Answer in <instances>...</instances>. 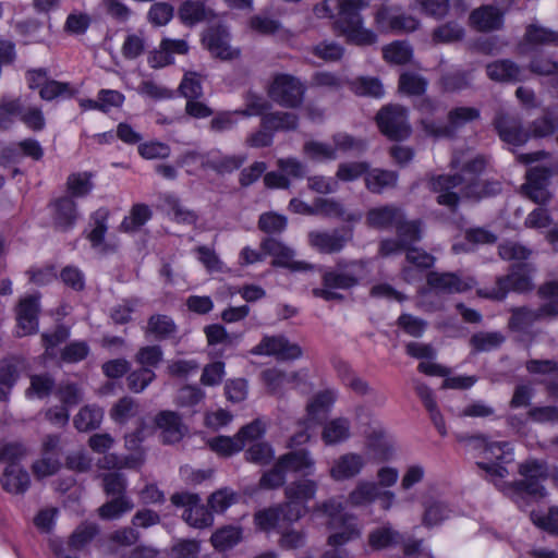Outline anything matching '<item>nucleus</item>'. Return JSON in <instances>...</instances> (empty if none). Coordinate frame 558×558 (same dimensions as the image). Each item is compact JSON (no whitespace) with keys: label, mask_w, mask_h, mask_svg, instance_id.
Segmentation results:
<instances>
[{"label":"nucleus","mask_w":558,"mask_h":558,"mask_svg":"<svg viewBox=\"0 0 558 558\" xmlns=\"http://www.w3.org/2000/svg\"><path fill=\"white\" fill-rule=\"evenodd\" d=\"M451 509L441 500H428L424 502L422 523L426 527L439 525L451 515Z\"/></svg>","instance_id":"obj_41"},{"label":"nucleus","mask_w":558,"mask_h":558,"mask_svg":"<svg viewBox=\"0 0 558 558\" xmlns=\"http://www.w3.org/2000/svg\"><path fill=\"white\" fill-rule=\"evenodd\" d=\"M203 41L210 53L221 60H233L240 56V50L229 45V33L222 26L209 28Z\"/></svg>","instance_id":"obj_21"},{"label":"nucleus","mask_w":558,"mask_h":558,"mask_svg":"<svg viewBox=\"0 0 558 558\" xmlns=\"http://www.w3.org/2000/svg\"><path fill=\"white\" fill-rule=\"evenodd\" d=\"M350 421L345 417H337L327 422L322 433V439L328 446L337 445L350 438Z\"/></svg>","instance_id":"obj_38"},{"label":"nucleus","mask_w":558,"mask_h":558,"mask_svg":"<svg viewBox=\"0 0 558 558\" xmlns=\"http://www.w3.org/2000/svg\"><path fill=\"white\" fill-rule=\"evenodd\" d=\"M171 502L177 507H183L182 519L196 529H204L213 524V514L201 504L197 494L187 492L175 493L170 498Z\"/></svg>","instance_id":"obj_11"},{"label":"nucleus","mask_w":558,"mask_h":558,"mask_svg":"<svg viewBox=\"0 0 558 558\" xmlns=\"http://www.w3.org/2000/svg\"><path fill=\"white\" fill-rule=\"evenodd\" d=\"M369 7L368 0H341L337 19L332 23L336 33L349 44L372 46L377 43V34L364 26L361 12Z\"/></svg>","instance_id":"obj_3"},{"label":"nucleus","mask_w":558,"mask_h":558,"mask_svg":"<svg viewBox=\"0 0 558 558\" xmlns=\"http://www.w3.org/2000/svg\"><path fill=\"white\" fill-rule=\"evenodd\" d=\"M133 509V502L125 496L116 497L98 508V515L102 520H117Z\"/></svg>","instance_id":"obj_51"},{"label":"nucleus","mask_w":558,"mask_h":558,"mask_svg":"<svg viewBox=\"0 0 558 558\" xmlns=\"http://www.w3.org/2000/svg\"><path fill=\"white\" fill-rule=\"evenodd\" d=\"M374 23L380 33L413 32L418 26V21L401 12L396 5L381 4L375 15Z\"/></svg>","instance_id":"obj_12"},{"label":"nucleus","mask_w":558,"mask_h":558,"mask_svg":"<svg viewBox=\"0 0 558 558\" xmlns=\"http://www.w3.org/2000/svg\"><path fill=\"white\" fill-rule=\"evenodd\" d=\"M456 438L460 444L464 446L465 450L476 453L482 458L487 456L488 451L509 447L508 441H490L488 437L483 434H459Z\"/></svg>","instance_id":"obj_28"},{"label":"nucleus","mask_w":558,"mask_h":558,"mask_svg":"<svg viewBox=\"0 0 558 558\" xmlns=\"http://www.w3.org/2000/svg\"><path fill=\"white\" fill-rule=\"evenodd\" d=\"M104 410L96 404H87L80 409L73 418V425L78 432L97 429L102 422Z\"/></svg>","instance_id":"obj_37"},{"label":"nucleus","mask_w":558,"mask_h":558,"mask_svg":"<svg viewBox=\"0 0 558 558\" xmlns=\"http://www.w3.org/2000/svg\"><path fill=\"white\" fill-rule=\"evenodd\" d=\"M314 205H316L317 214H322L326 217L338 218L347 222L359 221L361 219V215L348 214L344 207L335 199L317 198Z\"/></svg>","instance_id":"obj_48"},{"label":"nucleus","mask_w":558,"mask_h":558,"mask_svg":"<svg viewBox=\"0 0 558 558\" xmlns=\"http://www.w3.org/2000/svg\"><path fill=\"white\" fill-rule=\"evenodd\" d=\"M242 538V530L238 526H225L216 531L210 542L213 546L220 550H227L235 546Z\"/></svg>","instance_id":"obj_50"},{"label":"nucleus","mask_w":558,"mask_h":558,"mask_svg":"<svg viewBox=\"0 0 558 558\" xmlns=\"http://www.w3.org/2000/svg\"><path fill=\"white\" fill-rule=\"evenodd\" d=\"M429 189L438 193L437 203L456 211L460 198L480 202L501 192V183L495 180H480L466 178L463 174H440L432 177L428 181Z\"/></svg>","instance_id":"obj_1"},{"label":"nucleus","mask_w":558,"mask_h":558,"mask_svg":"<svg viewBox=\"0 0 558 558\" xmlns=\"http://www.w3.org/2000/svg\"><path fill=\"white\" fill-rule=\"evenodd\" d=\"M21 362L15 357L3 360L0 364V401H7L11 389L20 377Z\"/></svg>","instance_id":"obj_35"},{"label":"nucleus","mask_w":558,"mask_h":558,"mask_svg":"<svg viewBox=\"0 0 558 558\" xmlns=\"http://www.w3.org/2000/svg\"><path fill=\"white\" fill-rule=\"evenodd\" d=\"M287 217L274 211L264 213L258 219V229L268 234H279L287 228Z\"/></svg>","instance_id":"obj_63"},{"label":"nucleus","mask_w":558,"mask_h":558,"mask_svg":"<svg viewBox=\"0 0 558 558\" xmlns=\"http://www.w3.org/2000/svg\"><path fill=\"white\" fill-rule=\"evenodd\" d=\"M108 218L109 210L107 208H99L92 216L93 229L88 233V240L93 247H100L101 252H106L107 248V245L104 243V239L108 229Z\"/></svg>","instance_id":"obj_45"},{"label":"nucleus","mask_w":558,"mask_h":558,"mask_svg":"<svg viewBox=\"0 0 558 558\" xmlns=\"http://www.w3.org/2000/svg\"><path fill=\"white\" fill-rule=\"evenodd\" d=\"M480 110L474 107H457L448 112V121L437 122L432 118H424L420 121L421 126L426 135L439 137H453L457 132L466 123L477 120Z\"/></svg>","instance_id":"obj_6"},{"label":"nucleus","mask_w":558,"mask_h":558,"mask_svg":"<svg viewBox=\"0 0 558 558\" xmlns=\"http://www.w3.org/2000/svg\"><path fill=\"white\" fill-rule=\"evenodd\" d=\"M54 388V379L49 374H39L31 376V385L26 390L27 397H37L44 399L48 397Z\"/></svg>","instance_id":"obj_61"},{"label":"nucleus","mask_w":558,"mask_h":558,"mask_svg":"<svg viewBox=\"0 0 558 558\" xmlns=\"http://www.w3.org/2000/svg\"><path fill=\"white\" fill-rule=\"evenodd\" d=\"M365 465L366 460L364 456L356 452H347L332 461L329 476L335 482L349 481L356 477Z\"/></svg>","instance_id":"obj_18"},{"label":"nucleus","mask_w":558,"mask_h":558,"mask_svg":"<svg viewBox=\"0 0 558 558\" xmlns=\"http://www.w3.org/2000/svg\"><path fill=\"white\" fill-rule=\"evenodd\" d=\"M214 16V12L205 7L201 1H184L179 9V17L184 24L194 25L196 23L208 21Z\"/></svg>","instance_id":"obj_39"},{"label":"nucleus","mask_w":558,"mask_h":558,"mask_svg":"<svg viewBox=\"0 0 558 558\" xmlns=\"http://www.w3.org/2000/svg\"><path fill=\"white\" fill-rule=\"evenodd\" d=\"M52 220L56 227L68 230L77 219L76 203L71 196H62L51 203Z\"/></svg>","instance_id":"obj_27"},{"label":"nucleus","mask_w":558,"mask_h":558,"mask_svg":"<svg viewBox=\"0 0 558 558\" xmlns=\"http://www.w3.org/2000/svg\"><path fill=\"white\" fill-rule=\"evenodd\" d=\"M262 126L270 131H289L298 126V116L292 112H270L262 118Z\"/></svg>","instance_id":"obj_47"},{"label":"nucleus","mask_w":558,"mask_h":558,"mask_svg":"<svg viewBox=\"0 0 558 558\" xmlns=\"http://www.w3.org/2000/svg\"><path fill=\"white\" fill-rule=\"evenodd\" d=\"M402 542V535L389 525L375 529L368 534V544L375 550L397 546Z\"/></svg>","instance_id":"obj_40"},{"label":"nucleus","mask_w":558,"mask_h":558,"mask_svg":"<svg viewBox=\"0 0 558 558\" xmlns=\"http://www.w3.org/2000/svg\"><path fill=\"white\" fill-rule=\"evenodd\" d=\"M524 38L532 45L558 46V32L535 24L526 27Z\"/></svg>","instance_id":"obj_53"},{"label":"nucleus","mask_w":558,"mask_h":558,"mask_svg":"<svg viewBox=\"0 0 558 558\" xmlns=\"http://www.w3.org/2000/svg\"><path fill=\"white\" fill-rule=\"evenodd\" d=\"M0 484L7 493L24 495L31 486V477L19 464H9L0 476Z\"/></svg>","instance_id":"obj_24"},{"label":"nucleus","mask_w":558,"mask_h":558,"mask_svg":"<svg viewBox=\"0 0 558 558\" xmlns=\"http://www.w3.org/2000/svg\"><path fill=\"white\" fill-rule=\"evenodd\" d=\"M318 483L316 481L302 477L286 485L284 497L306 506L307 501L316 497Z\"/></svg>","instance_id":"obj_29"},{"label":"nucleus","mask_w":558,"mask_h":558,"mask_svg":"<svg viewBox=\"0 0 558 558\" xmlns=\"http://www.w3.org/2000/svg\"><path fill=\"white\" fill-rule=\"evenodd\" d=\"M353 239L351 228L327 230H314L308 232L307 241L312 248L322 254H338Z\"/></svg>","instance_id":"obj_13"},{"label":"nucleus","mask_w":558,"mask_h":558,"mask_svg":"<svg viewBox=\"0 0 558 558\" xmlns=\"http://www.w3.org/2000/svg\"><path fill=\"white\" fill-rule=\"evenodd\" d=\"M347 86L356 96L381 98L385 95V88L378 77L359 76L354 80H348Z\"/></svg>","instance_id":"obj_36"},{"label":"nucleus","mask_w":558,"mask_h":558,"mask_svg":"<svg viewBox=\"0 0 558 558\" xmlns=\"http://www.w3.org/2000/svg\"><path fill=\"white\" fill-rule=\"evenodd\" d=\"M155 423L161 430L163 444H177L189 433L182 417L174 411H161L156 415Z\"/></svg>","instance_id":"obj_20"},{"label":"nucleus","mask_w":558,"mask_h":558,"mask_svg":"<svg viewBox=\"0 0 558 558\" xmlns=\"http://www.w3.org/2000/svg\"><path fill=\"white\" fill-rule=\"evenodd\" d=\"M204 331L210 345H233L238 343L241 338V333H229L226 328L219 324L209 325L205 327Z\"/></svg>","instance_id":"obj_60"},{"label":"nucleus","mask_w":558,"mask_h":558,"mask_svg":"<svg viewBox=\"0 0 558 558\" xmlns=\"http://www.w3.org/2000/svg\"><path fill=\"white\" fill-rule=\"evenodd\" d=\"M413 54L411 46L407 41H393L383 48L384 59L392 64H405Z\"/></svg>","instance_id":"obj_52"},{"label":"nucleus","mask_w":558,"mask_h":558,"mask_svg":"<svg viewBox=\"0 0 558 558\" xmlns=\"http://www.w3.org/2000/svg\"><path fill=\"white\" fill-rule=\"evenodd\" d=\"M265 253L274 257L272 265L291 271H310L314 265L294 259V251L275 238H266L260 243Z\"/></svg>","instance_id":"obj_15"},{"label":"nucleus","mask_w":558,"mask_h":558,"mask_svg":"<svg viewBox=\"0 0 558 558\" xmlns=\"http://www.w3.org/2000/svg\"><path fill=\"white\" fill-rule=\"evenodd\" d=\"M335 400L336 395L330 390H325L315 395L306 407L307 421L314 422L324 416L329 411Z\"/></svg>","instance_id":"obj_49"},{"label":"nucleus","mask_w":558,"mask_h":558,"mask_svg":"<svg viewBox=\"0 0 558 558\" xmlns=\"http://www.w3.org/2000/svg\"><path fill=\"white\" fill-rule=\"evenodd\" d=\"M140 413V403L132 397L120 398L110 409V417L118 424H125Z\"/></svg>","instance_id":"obj_46"},{"label":"nucleus","mask_w":558,"mask_h":558,"mask_svg":"<svg viewBox=\"0 0 558 558\" xmlns=\"http://www.w3.org/2000/svg\"><path fill=\"white\" fill-rule=\"evenodd\" d=\"M428 287L437 293L453 294L465 292L474 286L473 279L464 280L454 272L430 271L427 274Z\"/></svg>","instance_id":"obj_19"},{"label":"nucleus","mask_w":558,"mask_h":558,"mask_svg":"<svg viewBox=\"0 0 558 558\" xmlns=\"http://www.w3.org/2000/svg\"><path fill=\"white\" fill-rule=\"evenodd\" d=\"M313 512L326 519L327 525L335 530L328 537L331 546H342L348 542L360 537L361 532L355 515L345 512L343 504L336 497L317 502Z\"/></svg>","instance_id":"obj_5"},{"label":"nucleus","mask_w":558,"mask_h":558,"mask_svg":"<svg viewBox=\"0 0 558 558\" xmlns=\"http://www.w3.org/2000/svg\"><path fill=\"white\" fill-rule=\"evenodd\" d=\"M403 215L401 208L395 205H384L371 208L366 214V225L377 230L395 228Z\"/></svg>","instance_id":"obj_22"},{"label":"nucleus","mask_w":558,"mask_h":558,"mask_svg":"<svg viewBox=\"0 0 558 558\" xmlns=\"http://www.w3.org/2000/svg\"><path fill=\"white\" fill-rule=\"evenodd\" d=\"M92 174L88 172L72 173L66 180V189L71 197H84L93 189Z\"/></svg>","instance_id":"obj_59"},{"label":"nucleus","mask_w":558,"mask_h":558,"mask_svg":"<svg viewBox=\"0 0 558 558\" xmlns=\"http://www.w3.org/2000/svg\"><path fill=\"white\" fill-rule=\"evenodd\" d=\"M365 186L374 194H381L387 189H392L397 185L398 173L385 169H369L365 175Z\"/></svg>","instance_id":"obj_31"},{"label":"nucleus","mask_w":558,"mask_h":558,"mask_svg":"<svg viewBox=\"0 0 558 558\" xmlns=\"http://www.w3.org/2000/svg\"><path fill=\"white\" fill-rule=\"evenodd\" d=\"M208 446L213 451L223 457H230L244 448L243 441L236 435L233 437H214L208 440Z\"/></svg>","instance_id":"obj_56"},{"label":"nucleus","mask_w":558,"mask_h":558,"mask_svg":"<svg viewBox=\"0 0 558 558\" xmlns=\"http://www.w3.org/2000/svg\"><path fill=\"white\" fill-rule=\"evenodd\" d=\"M304 84L290 74H276L268 86V96L278 105L286 108H298L303 104Z\"/></svg>","instance_id":"obj_8"},{"label":"nucleus","mask_w":558,"mask_h":558,"mask_svg":"<svg viewBox=\"0 0 558 558\" xmlns=\"http://www.w3.org/2000/svg\"><path fill=\"white\" fill-rule=\"evenodd\" d=\"M519 474L523 480L514 481L502 486V493L519 507L526 505L525 497L543 498L546 495L542 482L548 477L546 462L536 459L526 460L519 464Z\"/></svg>","instance_id":"obj_4"},{"label":"nucleus","mask_w":558,"mask_h":558,"mask_svg":"<svg viewBox=\"0 0 558 558\" xmlns=\"http://www.w3.org/2000/svg\"><path fill=\"white\" fill-rule=\"evenodd\" d=\"M380 132L391 141H403L411 134L408 110L397 104L384 106L376 114Z\"/></svg>","instance_id":"obj_7"},{"label":"nucleus","mask_w":558,"mask_h":558,"mask_svg":"<svg viewBox=\"0 0 558 558\" xmlns=\"http://www.w3.org/2000/svg\"><path fill=\"white\" fill-rule=\"evenodd\" d=\"M39 295H29L20 301L17 323L22 336L31 335L38 329Z\"/></svg>","instance_id":"obj_23"},{"label":"nucleus","mask_w":558,"mask_h":558,"mask_svg":"<svg viewBox=\"0 0 558 558\" xmlns=\"http://www.w3.org/2000/svg\"><path fill=\"white\" fill-rule=\"evenodd\" d=\"M369 163L366 161H349L338 165L336 179L342 182H352L366 175Z\"/></svg>","instance_id":"obj_57"},{"label":"nucleus","mask_w":558,"mask_h":558,"mask_svg":"<svg viewBox=\"0 0 558 558\" xmlns=\"http://www.w3.org/2000/svg\"><path fill=\"white\" fill-rule=\"evenodd\" d=\"M510 312L508 327L515 332L526 333L536 322L542 320L537 308L519 306L511 308Z\"/></svg>","instance_id":"obj_34"},{"label":"nucleus","mask_w":558,"mask_h":558,"mask_svg":"<svg viewBox=\"0 0 558 558\" xmlns=\"http://www.w3.org/2000/svg\"><path fill=\"white\" fill-rule=\"evenodd\" d=\"M550 169L546 167H534L526 172V182L522 185V192L535 204L541 206L551 199V194L547 189Z\"/></svg>","instance_id":"obj_16"},{"label":"nucleus","mask_w":558,"mask_h":558,"mask_svg":"<svg viewBox=\"0 0 558 558\" xmlns=\"http://www.w3.org/2000/svg\"><path fill=\"white\" fill-rule=\"evenodd\" d=\"M332 143H333V149H336V153L342 151V153H362L366 150L367 143L366 141L362 138H356L350 134L347 133H336L332 136Z\"/></svg>","instance_id":"obj_62"},{"label":"nucleus","mask_w":558,"mask_h":558,"mask_svg":"<svg viewBox=\"0 0 558 558\" xmlns=\"http://www.w3.org/2000/svg\"><path fill=\"white\" fill-rule=\"evenodd\" d=\"M397 238H387L379 243V255L387 257L400 254L421 240V223L416 220H407L404 214L395 227Z\"/></svg>","instance_id":"obj_9"},{"label":"nucleus","mask_w":558,"mask_h":558,"mask_svg":"<svg viewBox=\"0 0 558 558\" xmlns=\"http://www.w3.org/2000/svg\"><path fill=\"white\" fill-rule=\"evenodd\" d=\"M98 533V526L95 523H82L72 533L69 545L74 549H82L87 545Z\"/></svg>","instance_id":"obj_64"},{"label":"nucleus","mask_w":558,"mask_h":558,"mask_svg":"<svg viewBox=\"0 0 558 558\" xmlns=\"http://www.w3.org/2000/svg\"><path fill=\"white\" fill-rule=\"evenodd\" d=\"M244 162V158L235 155H220L219 153H209L206 160L207 169L223 175L238 170Z\"/></svg>","instance_id":"obj_44"},{"label":"nucleus","mask_w":558,"mask_h":558,"mask_svg":"<svg viewBox=\"0 0 558 558\" xmlns=\"http://www.w3.org/2000/svg\"><path fill=\"white\" fill-rule=\"evenodd\" d=\"M251 352L254 355L275 356L279 361L296 360L303 354L302 348L298 343L291 342L282 335L265 336Z\"/></svg>","instance_id":"obj_14"},{"label":"nucleus","mask_w":558,"mask_h":558,"mask_svg":"<svg viewBox=\"0 0 558 558\" xmlns=\"http://www.w3.org/2000/svg\"><path fill=\"white\" fill-rule=\"evenodd\" d=\"M505 340L499 331H478L471 336L469 343L473 353H480L498 349Z\"/></svg>","instance_id":"obj_42"},{"label":"nucleus","mask_w":558,"mask_h":558,"mask_svg":"<svg viewBox=\"0 0 558 558\" xmlns=\"http://www.w3.org/2000/svg\"><path fill=\"white\" fill-rule=\"evenodd\" d=\"M487 76L496 82H517L522 78V70L511 60H498L486 65Z\"/></svg>","instance_id":"obj_32"},{"label":"nucleus","mask_w":558,"mask_h":558,"mask_svg":"<svg viewBox=\"0 0 558 558\" xmlns=\"http://www.w3.org/2000/svg\"><path fill=\"white\" fill-rule=\"evenodd\" d=\"M279 465L287 472L303 473L312 475L315 471V460L308 450L300 449L290 451L279 457Z\"/></svg>","instance_id":"obj_26"},{"label":"nucleus","mask_w":558,"mask_h":558,"mask_svg":"<svg viewBox=\"0 0 558 558\" xmlns=\"http://www.w3.org/2000/svg\"><path fill=\"white\" fill-rule=\"evenodd\" d=\"M178 332V326L172 317L165 314L151 315L145 327V333L153 336L157 340H167L173 338Z\"/></svg>","instance_id":"obj_30"},{"label":"nucleus","mask_w":558,"mask_h":558,"mask_svg":"<svg viewBox=\"0 0 558 558\" xmlns=\"http://www.w3.org/2000/svg\"><path fill=\"white\" fill-rule=\"evenodd\" d=\"M524 267H513L509 275L498 277L494 287L480 289L477 294L485 299L501 301L510 290L517 292L531 290L533 284L530 276L524 272Z\"/></svg>","instance_id":"obj_10"},{"label":"nucleus","mask_w":558,"mask_h":558,"mask_svg":"<svg viewBox=\"0 0 558 558\" xmlns=\"http://www.w3.org/2000/svg\"><path fill=\"white\" fill-rule=\"evenodd\" d=\"M379 486L371 481H360L348 495V504L352 507H366L377 500Z\"/></svg>","instance_id":"obj_33"},{"label":"nucleus","mask_w":558,"mask_h":558,"mask_svg":"<svg viewBox=\"0 0 558 558\" xmlns=\"http://www.w3.org/2000/svg\"><path fill=\"white\" fill-rule=\"evenodd\" d=\"M505 12L494 5H482L475 9L471 15V24L482 32H490L501 28Z\"/></svg>","instance_id":"obj_25"},{"label":"nucleus","mask_w":558,"mask_h":558,"mask_svg":"<svg viewBox=\"0 0 558 558\" xmlns=\"http://www.w3.org/2000/svg\"><path fill=\"white\" fill-rule=\"evenodd\" d=\"M163 351L160 345H145L138 349L134 356V361L141 366L148 369L158 367L162 362Z\"/></svg>","instance_id":"obj_55"},{"label":"nucleus","mask_w":558,"mask_h":558,"mask_svg":"<svg viewBox=\"0 0 558 558\" xmlns=\"http://www.w3.org/2000/svg\"><path fill=\"white\" fill-rule=\"evenodd\" d=\"M365 266L362 259H339L333 267L323 270L322 287L314 288L313 295L324 301H343L344 296L337 290H350L359 286Z\"/></svg>","instance_id":"obj_2"},{"label":"nucleus","mask_w":558,"mask_h":558,"mask_svg":"<svg viewBox=\"0 0 558 558\" xmlns=\"http://www.w3.org/2000/svg\"><path fill=\"white\" fill-rule=\"evenodd\" d=\"M427 80L414 72H404L399 77L400 92L409 96H420L425 93Z\"/></svg>","instance_id":"obj_54"},{"label":"nucleus","mask_w":558,"mask_h":558,"mask_svg":"<svg viewBox=\"0 0 558 558\" xmlns=\"http://www.w3.org/2000/svg\"><path fill=\"white\" fill-rule=\"evenodd\" d=\"M153 216V211L146 204H135L132 206L129 216L124 217L120 225V230L132 233L138 231Z\"/></svg>","instance_id":"obj_43"},{"label":"nucleus","mask_w":558,"mask_h":558,"mask_svg":"<svg viewBox=\"0 0 558 558\" xmlns=\"http://www.w3.org/2000/svg\"><path fill=\"white\" fill-rule=\"evenodd\" d=\"M494 125L500 138L511 145L520 146L529 140V133L523 130L520 119L505 111H498Z\"/></svg>","instance_id":"obj_17"},{"label":"nucleus","mask_w":558,"mask_h":558,"mask_svg":"<svg viewBox=\"0 0 558 558\" xmlns=\"http://www.w3.org/2000/svg\"><path fill=\"white\" fill-rule=\"evenodd\" d=\"M155 378L156 374L153 369L140 367L138 369L129 373L126 376V386L132 392L141 393L155 380Z\"/></svg>","instance_id":"obj_58"}]
</instances>
